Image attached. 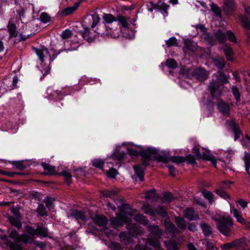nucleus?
Returning <instances> with one entry per match:
<instances>
[{"mask_svg": "<svg viewBox=\"0 0 250 250\" xmlns=\"http://www.w3.org/2000/svg\"><path fill=\"white\" fill-rule=\"evenodd\" d=\"M164 244L167 250H178V247L175 241H166L164 242Z\"/></svg>", "mask_w": 250, "mask_h": 250, "instance_id": "nucleus-40", "label": "nucleus"}, {"mask_svg": "<svg viewBox=\"0 0 250 250\" xmlns=\"http://www.w3.org/2000/svg\"><path fill=\"white\" fill-rule=\"evenodd\" d=\"M119 191L120 190L119 189L114 188L110 190L104 191L102 193L103 196L111 198L112 196L117 195L119 192Z\"/></svg>", "mask_w": 250, "mask_h": 250, "instance_id": "nucleus-37", "label": "nucleus"}, {"mask_svg": "<svg viewBox=\"0 0 250 250\" xmlns=\"http://www.w3.org/2000/svg\"><path fill=\"white\" fill-rule=\"evenodd\" d=\"M200 159L209 161L214 167H216L217 162L215 157L208 150L203 149L201 155H200Z\"/></svg>", "mask_w": 250, "mask_h": 250, "instance_id": "nucleus-18", "label": "nucleus"}, {"mask_svg": "<svg viewBox=\"0 0 250 250\" xmlns=\"http://www.w3.org/2000/svg\"><path fill=\"white\" fill-rule=\"evenodd\" d=\"M231 212L233 213V216L236 218L237 221L242 224L246 223V220L242 217L240 211L237 209L233 208Z\"/></svg>", "mask_w": 250, "mask_h": 250, "instance_id": "nucleus-32", "label": "nucleus"}, {"mask_svg": "<svg viewBox=\"0 0 250 250\" xmlns=\"http://www.w3.org/2000/svg\"><path fill=\"white\" fill-rule=\"evenodd\" d=\"M58 175L63 176L64 177L65 182L67 185H69L71 183L72 175L68 171L63 170L61 173H58Z\"/></svg>", "mask_w": 250, "mask_h": 250, "instance_id": "nucleus-39", "label": "nucleus"}, {"mask_svg": "<svg viewBox=\"0 0 250 250\" xmlns=\"http://www.w3.org/2000/svg\"><path fill=\"white\" fill-rule=\"evenodd\" d=\"M149 246H151L154 249L157 250H160L161 248V245L159 241L155 238H149L147 241L146 243L145 248L146 249H148L149 250H151V248H148Z\"/></svg>", "mask_w": 250, "mask_h": 250, "instance_id": "nucleus-21", "label": "nucleus"}, {"mask_svg": "<svg viewBox=\"0 0 250 250\" xmlns=\"http://www.w3.org/2000/svg\"><path fill=\"white\" fill-rule=\"evenodd\" d=\"M24 162V161H12L11 162V164L14 166L16 168L23 170L27 167Z\"/></svg>", "mask_w": 250, "mask_h": 250, "instance_id": "nucleus-36", "label": "nucleus"}, {"mask_svg": "<svg viewBox=\"0 0 250 250\" xmlns=\"http://www.w3.org/2000/svg\"><path fill=\"white\" fill-rule=\"evenodd\" d=\"M42 166L43 169L46 171L44 172L45 174L47 175H58V173L55 171V167L49 165L48 164L43 163L42 164Z\"/></svg>", "mask_w": 250, "mask_h": 250, "instance_id": "nucleus-28", "label": "nucleus"}, {"mask_svg": "<svg viewBox=\"0 0 250 250\" xmlns=\"http://www.w3.org/2000/svg\"><path fill=\"white\" fill-rule=\"evenodd\" d=\"M217 80L220 82L222 84H224L229 83L228 77L226 75L221 71H218L215 74Z\"/></svg>", "mask_w": 250, "mask_h": 250, "instance_id": "nucleus-25", "label": "nucleus"}, {"mask_svg": "<svg viewBox=\"0 0 250 250\" xmlns=\"http://www.w3.org/2000/svg\"><path fill=\"white\" fill-rule=\"evenodd\" d=\"M143 209L145 213L149 214L152 216L155 215V211L154 210L150 205L148 204H146L143 205Z\"/></svg>", "mask_w": 250, "mask_h": 250, "instance_id": "nucleus-45", "label": "nucleus"}, {"mask_svg": "<svg viewBox=\"0 0 250 250\" xmlns=\"http://www.w3.org/2000/svg\"><path fill=\"white\" fill-rule=\"evenodd\" d=\"M94 223L99 227H104L108 223L106 218L103 215H94L91 216Z\"/></svg>", "mask_w": 250, "mask_h": 250, "instance_id": "nucleus-19", "label": "nucleus"}, {"mask_svg": "<svg viewBox=\"0 0 250 250\" xmlns=\"http://www.w3.org/2000/svg\"><path fill=\"white\" fill-rule=\"evenodd\" d=\"M68 217H73L78 222L80 221L86 222L87 220L85 212L77 209L72 210L70 214L68 216Z\"/></svg>", "mask_w": 250, "mask_h": 250, "instance_id": "nucleus-16", "label": "nucleus"}, {"mask_svg": "<svg viewBox=\"0 0 250 250\" xmlns=\"http://www.w3.org/2000/svg\"><path fill=\"white\" fill-rule=\"evenodd\" d=\"M127 229L131 236L142 235L144 234L143 229L135 224H130L127 226Z\"/></svg>", "mask_w": 250, "mask_h": 250, "instance_id": "nucleus-15", "label": "nucleus"}, {"mask_svg": "<svg viewBox=\"0 0 250 250\" xmlns=\"http://www.w3.org/2000/svg\"><path fill=\"white\" fill-rule=\"evenodd\" d=\"M37 236L47 237L48 236L47 229L42 226H38L37 228Z\"/></svg>", "mask_w": 250, "mask_h": 250, "instance_id": "nucleus-38", "label": "nucleus"}, {"mask_svg": "<svg viewBox=\"0 0 250 250\" xmlns=\"http://www.w3.org/2000/svg\"><path fill=\"white\" fill-rule=\"evenodd\" d=\"M215 65L219 69H222L225 66L226 63L224 60L222 58L215 59L214 60Z\"/></svg>", "mask_w": 250, "mask_h": 250, "instance_id": "nucleus-61", "label": "nucleus"}, {"mask_svg": "<svg viewBox=\"0 0 250 250\" xmlns=\"http://www.w3.org/2000/svg\"><path fill=\"white\" fill-rule=\"evenodd\" d=\"M55 201V199L53 197H46L44 200L43 202L45 203L46 207L51 209L54 208L53 203Z\"/></svg>", "mask_w": 250, "mask_h": 250, "instance_id": "nucleus-49", "label": "nucleus"}, {"mask_svg": "<svg viewBox=\"0 0 250 250\" xmlns=\"http://www.w3.org/2000/svg\"><path fill=\"white\" fill-rule=\"evenodd\" d=\"M204 234L206 237H208L212 234V229L208 224L203 223L200 224Z\"/></svg>", "mask_w": 250, "mask_h": 250, "instance_id": "nucleus-31", "label": "nucleus"}, {"mask_svg": "<svg viewBox=\"0 0 250 250\" xmlns=\"http://www.w3.org/2000/svg\"><path fill=\"white\" fill-rule=\"evenodd\" d=\"M208 90L211 96L213 98H217L222 94L223 89L221 88V85L219 82L212 79L210 81L208 84Z\"/></svg>", "mask_w": 250, "mask_h": 250, "instance_id": "nucleus-5", "label": "nucleus"}, {"mask_svg": "<svg viewBox=\"0 0 250 250\" xmlns=\"http://www.w3.org/2000/svg\"><path fill=\"white\" fill-rule=\"evenodd\" d=\"M184 74L189 79L195 77L200 82L204 81L208 77V72L204 68L201 67L189 68L185 70L184 71Z\"/></svg>", "mask_w": 250, "mask_h": 250, "instance_id": "nucleus-4", "label": "nucleus"}, {"mask_svg": "<svg viewBox=\"0 0 250 250\" xmlns=\"http://www.w3.org/2000/svg\"><path fill=\"white\" fill-rule=\"evenodd\" d=\"M175 223L179 229L182 230H184L187 227V222L185 219L180 217H176L175 218Z\"/></svg>", "mask_w": 250, "mask_h": 250, "instance_id": "nucleus-29", "label": "nucleus"}, {"mask_svg": "<svg viewBox=\"0 0 250 250\" xmlns=\"http://www.w3.org/2000/svg\"><path fill=\"white\" fill-rule=\"evenodd\" d=\"M119 236L121 239V241L124 243L125 245H128L132 241L131 235L129 232L127 233L125 231L120 232Z\"/></svg>", "mask_w": 250, "mask_h": 250, "instance_id": "nucleus-23", "label": "nucleus"}, {"mask_svg": "<svg viewBox=\"0 0 250 250\" xmlns=\"http://www.w3.org/2000/svg\"><path fill=\"white\" fill-rule=\"evenodd\" d=\"M166 65L170 68L174 69L177 67V63L173 59H168L166 62Z\"/></svg>", "mask_w": 250, "mask_h": 250, "instance_id": "nucleus-57", "label": "nucleus"}, {"mask_svg": "<svg viewBox=\"0 0 250 250\" xmlns=\"http://www.w3.org/2000/svg\"><path fill=\"white\" fill-rule=\"evenodd\" d=\"M184 44L185 47L190 51H194L195 50V46L194 45L193 42L190 40L186 41L184 42Z\"/></svg>", "mask_w": 250, "mask_h": 250, "instance_id": "nucleus-59", "label": "nucleus"}, {"mask_svg": "<svg viewBox=\"0 0 250 250\" xmlns=\"http://www.w3.org/2000/svg\"><path fill=\"white\" fill-rule=\"evenodd\" d=\"M37 55L38 56L40 61L43 62L45 59H48L49 61L51 62L54 60L57 57L56 55H53L52 56L49 54L47 48L44 47H42L41 48H34Z\"/></svg>", "mask_w": 250, "mask_h": 250, "instance_id": "nucleus-6", "label": "nucleus"}, {"mask_svg": "<svg viewBox=\"0 0 250 250\" xmlns=\"http://www.w3.org/2000/svg\"><path fill=\"white\" fill-rule=\"evenodd\" d=\"M114 201L120 212L128 215L132 214V209L128 204L123 203L122 200L120 198H116Z\"/></svg>", "mask_w": 250, "mask_h": 250, "instance_id": "nucleus-11", "label": "nucleus"}, {"mask_svg": "<svg viewBox=\"0 0 250 250\" xmlns=\"http://www.w3.org/2000/svg\"><path fill=\"white\" fill-rule=\"evenodd\" d=\"M40 20L46 23L50 21V17L46 13H42L40 15Z\"/></svg>", "mask_w": 250, "mask_h": 250, "instance_id": "nucleus-63", "label": "nucleus"}, {"mask_svg": "<svg viewBox=\"0 0 250 250\" xmlns=\"http://www.w3.org/2000/svg\"><path fill=\"white\" fill-rule=\"evenodd\" d=\"M215 192L219 196L225 199L230 198V196L229 195V194L227 192H226L221 187L216 189Z\"/></svg>", "mask_w": 250, "mask_h": 250, "instance_id": "nucleus-42", "label": "nucleus"}, {"mask_svg": "<svg viewBox=\"0 0 250 250\" xmlns=\"http://www.w3.org/2000/svg\"><path fill=\"white\" fill-rule=\"evenodd\" d=\"M155 189L148 190L146 192V199L152 201H154L158 198Z\"/></svg>", "mask_w": 250, "mask_h": 250, "instance_id": "nucleus-34", "label": "nucleus"}, {"mask_svg": "<svg viewBox=\"0 0 250 250\" xmlns=\"http://www.w3.org/2000/svg\"><path fill=\"white\" fill-rule=\"evenodd\" d=\"M110 248L113 250H122L120 244L116 242H111L110 243Z\"/></svg>", "mask_w": 250, "mask_h": 250, "instance_id": "nucleus-64", "label": "nucleus"}, {"mask_svg": "<svg viewBox=\"0 0 250 250\" xmlns=\"http://www.w3.org/2000/svg\"><path fill=\"white\" fill-rule=\"evenodd\" d=\"M61 36L62 39H69L72 37V32L71 30L66 29L62 32Z\"/></svg>", "mask_w": 250, "mask_h": 250, "instance_id": "nucleus-62", "label": "nucleus"}, {"mask_svg": "<svg viewBox=\"0 0 250 250\" xmlns=\"http://www.w3.org/2000/svg\"><path fill=\"white\" fill-rule=\"evenodd\" d=\"M151 8L149 9V11L152 12L153 9H158L163 11L165 13L167 14V9L169 6L168 4L165 2V0H160L157 3H154L153 2H150Z\"/></svg>", "mask_w": 250, "mask_h": 250, "instance_id": "nucleus-14", "label": "nucleus"}, {"mask_svg": "<svg viewBox=\"0 0 250 250\" xmlns=\"http://www.w3.org/2000/svg\"><path fill=\"white\" fill-rule=\"evenodd\" d=\"M37 212L42 216L47 215L46 208L43 204H39L37 208Z\"/></svg>", "mask_w": 250, "mask_h": 250, "instance_id": "nucleus-58", "label": "nucleus"}, {"mask_svg": "<svg viewBox=\"0 0 250 250\" xmlns=\"http://www.w3.org/2000/svg\"><path fill=\"white\" fill-rule=\"evenodd\" d=\"M155 215L157 214L160 216H161L163 218H165L167 216V214L165 210V209L161 207H158L155 210Z\"/></svg>", "mask_w": 250, "mask_h": 250, "instance_id": "nucleus-56", "label": "nucleus"}, {"mask_svg": "<svg viewBox=\"0 0 250 250\" xmlns=\"http://www.w3.org/2000/svg\"><path fill=\"white\" fill-rule=\"evenodd\" d=\"M106 32H103L101 33V34L103 36H110L112 38H116L118 36L117 34L115 33V30H112L109 27H107V26H105ZM99 34H101V33H98Z\"/></svg>", "mask_w": 250, "mask_h": 250, "instance_id": "nucleus-44", "label": "nucleus"}, {"mask_svg": "<svg viewBox=\"0 0 250 250\" xmlns=\"http://www.w3.org/2000/svg\"><path fill=\"white\" fill-rule=\"evenodd\" d=\"M103 19L107 23H111L114 21H116V18L111 14H104Z\"/></svg>", "mask_w": 250, "mask_h": 250, "instance_id": "nucleus-48", "label": "nucleus"}, {"mask_svg": "<svg viewBox=\"0 0 250 250\" xmlns=\"http://www.w3.org/2000/svg\"><path fill=\"white\" fill-rule=\"evenodd\" d=\"M202 194L204 197L209 201L210 204H212L213 202L214 195L212 192L206 190H203L202 191Z\"/></svg>", "mask_w": 250, "mask_h": 250, "instance_id": "nucleus-55", "label": "nucleus"}, {"mask_svg": "<svg viewBox=\"0 0 250 250\" xmlns=\"http://www.w3.org/2000/svg\"><path fill=\"white\" fill-rule=\"evenodd\" d=\"M7 28L9 33L10 37H16L18 36L16 24L11 20L9 21Z\"/></svg>", "mask_w": 250, "mask_h": 250, "instance_id": "nucleus-26", "label": "nucleus"}, {"mask_svg": "<svg viewBox=\"0 0 250 250\" xmlns=\"http://www.w3.org/2000/svg\"><path fill=\"white\" fill-rule=\"evenodd\" d=\"M241 25L246 29L250 30V20L248 17L244 14L239 16Z\"/></svg>", "mask_w": 250, "mask_h": 250, "instance_id": "nucleus-24", "label": "nucleus"}, {"mask_svg": "<svg viewBox=\"0 0 250 250\" xmlns=\"http://www.w3.org/2000/svg\"><path fill=\"white\" fill-rule=\"evenodd\" d=\"M231 91L236 102H240L241 101V94L238 88L236 86H232Z\"/></svg>", "mask_w": 250, "mask_h": 250, "instance_id": "nucleus-46", "label": "nucleus"}, {"mask_svg": "<svg viewBox=\"0 0 250 250\" xmlns=\"http://www.w3.org/2000/svg\"><path fill=\"white\" fill-rule=\"evenodd\" d=\"M226 124L232 129L234 135V140L236 141L240 138L242 132L239 127V125L235 122V119L227 120Z\"/></svg>", "mask_w": 250, "mask_h": 250, "instance_id": "nucleus-12", "label": "nucleus"}, {"mask_svg": "<svg viewBox=\"0 0 250 250\" xmlns=\"http://www.w3.org/2000/svg\"><path fill=\"white\" fill-rule=\"evenodd\" d=\"M142 164V166L140 164H137L133 166V169L135 171V174L139 178L140 181H143L144 180V171L145 170V167Z\"/></svg>", "mask_w": 250, "mask_h": 250, "instance_id": "nucleus-20", "label": "nucleus"}, {"mask_svg": "<svg viewBox=\"0 0 250 250\" xmlns=\"http://www.w3.org/2000/svg\"><path fill=\"white\" fill-rule=\"evenodd\" d=\"M148 230L150 232V233L158 237L161 236L163 234L162 230L160 229L159 227L157 226H148Z\"/></svg>", "mask_w": 250, "mask_h": 250, "instance_id": "nucleus-30", "label": "nucleus"}, {"mask_svg": "<svg viewBox=\"0 0 250 250\" xmlns=\"http://www.w3.org/2000/svg\"><path fill=\"white\" fill-rule=\"evenodd\" d=\"M243 160L245 162V169L247 173L250 176V153L245 152Z\"/></svg>", "mask_w": 250, "mask_h": 250, "instance_id": "nucleus-33", "label": "nucleus"}, {"mask_svg": "<svg viewBox=\"0 0 250 250\" xmlns=\"http://www.w3.org/2000/svg\"><path fill=\"white\" fill-rule=\"evenodd\" d=\"M27 233L20 234L15 229L12 230L8 236L6 235L0 236V239L3 243L11 250H22L21 243L23 244H32L34 241V236H37V229L29 227L27 229Z\"/></svg>", "mask_w": 250, "mask_h": 250, "instance_id": "nucleus-1", "label": "nucleus"}, {"mask_svg": "<svg viewBox=\"0 0 250 250\" xmlns=\"http://www.w3.org/2000/svg\"><path fill=\"white\" fill-rule=\"evenodd\" d=\"M9 219L10 223L15 226L17 229H20L21 228V223L18 219L11 216L9 217Z\"/></svg>", "mask_w": 250, "mask_h": 250, "instance_id": "nucleus-53", "label": "nucleus"}, {"mask_svg": "<svg viewBox=\"0 0 250 250\" xmlns=\"http://www.w3.org/2000/svg\"><path fill=\"white\" fill-rule=\"evenodd\" d=\"M202 243L206 246L207 250H217V248L214 246L213 243L208 239H204Z\"/></svg>", "mask_w": 250, "mask_h": 250, "instance_id": "nucleus-52", "label": "nucleus"}, {"mask_svg": "<svg viewBox=\"0 0 250 250\" xmlns=\"http://www.w3.org/2000/svg\"><path fill=\"white\" fill-rule=\"evenodd\" d=\"M169 161L177 164H179L184 163L186 161V159L183 156H174L169 157Z\"/></svg>", "mask_w": 250, "mask_h": 250, "instance_id": "nucleus-51", "label": "nucleus"}, {"mask_svg": "<svg viewBox=\"0 0 250 250\" xmlns=\"http://www.w3.org/2000/svg\"><path fill=\"white\" fill-rule=\"evenodd\" d=\"M110 221L111 224L115 227H121L123 226L124 221L122 218L113 217Z\"/></svg>", "mask_w": 250, "mask_h": 250, "instance_id": "nucleus-50", "label": "nucleus"}, {"mask_svg": "<svg viewBox=\"0 0 250 250\" xmlns=\"http://www.w3.org/2000/svg\"><path fill=\"white\" fill-rule=\"evenodd\" d=\"M158 150L154 148H147L145 150L140 152V156L142 157V162L145 166L150 164L152 160H156L167 163L169 161V157L166 153L158 154Z\"/></svg>", "mask_w": 250, "mask_h": 250, "instance_id": "nucleus-2", "label": "nucleus"}, {"mask_svg": "<svg viewBox=\"0 0 250 250\" xmlns=\"http://www.w3.org/2000/svg\"><path fill=\"white\" fill-rule=\"evenodd\" d=\"M217 107L220 112L224 116L229 117L230 114V107L229 104L221 99H219L217 103Z\"/></svg>", "mask_w": 250, "mask_h": 250, "instance_id": "nucleus-10", "label": "nucleus"}, {"mask_svg": "<svg viewBox=\"0 0 250 250\" xmlns=\"http://www.w3.org/2000/svg\"><path fill=\"white\" fill-rule=\"evenodd\" d=\"M185 217L190 221L196 220L198 218V215L192 208H187L185 211Z\"/></svg>", "mask_w": 250, "mask_h": 250, "instance_id": "nucleus-22", "label": "nucleus"}, {"mask_svg": "<svg viewBox=\"0 0 250 250\" xmlns=\"http://www.w3.org/2000/svg\"><path fill=\"white\" fill-rule=\"evenodd\" d=\"M216 227L218 230L226 236H230L233 225L232 219L229 216H223L216 219Z\"/></svg>", "mask_w": 250, "mask_h": 250, "instance_id": "nucleus-3", "label": "nucleus"}, {"mask_svg": "<svg viewBox=\"0 0 250 250\" xmlns=\"http://www.w3.org/2000/svg\"><path fill=\"white\" fill-rule=\"evenodd\" d=\"M223 50L228 60L232 61L233 60V51L231 47L227 45L223 48Z\"/></svg>", "mask_w": 250, "mask_h": 250, "instance_id": "nucleus-27", "label": "nucleus"}, {"mask_svg": "<svg viewBox=\"0 0 250 250\" xmlns=\"http://www.w3.org/2000/svg\"><path fill=\"white\" fill-rule=\"evenodd\" d=\"M174 198L170 192H165L163 194L161 198V201L163 203H169L173 201Z\"/></svg>", "mask_w": 250, "mask_h": 250, "instance_id": "nucleus-35", "label": "nucleus"}, {"mask_svg": "<svg viewBox=\"0 0 250 250\" xmlns=\"http://www.w3.org/2000/svg\"><path fill=\"white\" fill-rule=\"evenodd\" d=\"M223 1L222 9L224 12L228 16L232 15L237 8L234 0H223Z\"/></svg>", "mask_w": 250, "mask_h": 250, "instance_id": "nucleus-8", "label": "nucleus"}, {"mask_svg": "<svg viewBox=\"0 0 250 250\" xmlns=\"http://www.w3.org/2000/svg\"><path fill=\"white\" fill-rule=\"evenodd\" d=\"M245 245V239H239L235 240L230 243L222 244L220 246V248L222 250H229L233 248L238 249L239 247H244Z\"/></svg>", "mask_w": 250, "mask_h": 250, "instance_id": "nucleus-9", "label": "nucleus"}, {"mask_svg": "<svg viewBox=\"0 0 250 250\" xmlns=\"http://www.w3.org/2000/svg\"><path fill=\"white\" fill-rule=\"evenodd\" d=\"M134 219L135 221L140 222L144 225H146L148 222L146 217L141 214H138L135 215Z\"/></svg>", "mask_w": 250, "mask_h": 250, "instance_id": "nucleus-41", "label": "nucleus"}, {"mask_svg": "<svg viewBox=\"0 0 250 250\" xmlns=\"http://www.w3.org/2000/svg\"><path fill=\"white\" fill-rule=\"evenodd\" d=\"M104 162L101 159H94L92 161L93 165L100 169H103Z\"/></svg>", "mask_w": 250, "mask_h": 250, "instance_id": "nucleus-60", "label": "nucleus"}, {"mask_svg": "<svg viewBox=\"0 0 250 250\" xmlns=\"http://www.w3.org/2000/svg\"><path fill=\"white\" fill-rule=\"evenodd\" d=\"M100 18L98 14L95 13L86 17L83 21V25L89 28H94L100 22Z\"/></svg>", "mask_w": 250, "mask_h": 250, "instance_id": "nucleus-7", "label": "nucleus"}, {"mask_svg": "<svg viewBox=\"0 0 250 250\" xmlns=\"http://www.w3.org/2000/svg\"><path fill=\"white\" fill-rule=\"evenodd\" d=\"M80 33L83 38L88 42H91L95 39V34L91 33L89 30V28L84 27L83 31H81Z\"/></svg>", "mask_w": 250, "mask_h": 250, "instance_id": "nucleus-17", "label": "nucleus"}, {"mask_svg": "<svg viewBox=\"0 0 250 250\" xmlns=\"http://www.w3.org/2000/svg\"><path fill=\"white\" fill-rule=\"evenodd\" d=\"M226 38H227L230 42L236 44L237 43V38L234 33L231 30H228L226 32Z\"/></svg>", "mask_w": 250, "mask_h": 250, "instance_id": "nucleus-43", "label": "nucleus"}, {"mask_svg": "<svg viewBox=\"0 0 250 250\" xmlns=\"http://www.w3.org/2000/svg\"><path fill=\"white\" fill-rule=\"evenodd\" d=\"M208 40L211 42L213 37L208 36ZM213 38L219 43H225L226 42V34L221 29H218L214 34Z\"/></svg>", "mask_w": 250, "mask_h": 250, "instance_id": "nucleus-13", "label": "nucleus"}, {"mask_svg": "<svg viewBox=\"0 0 250 250\" xmlns=\"http://www.w3.org/2000/svg\"><path fill=\"white\" fill-rule=\"evenodd\" d=\"M211 9L217 17L220 18H221V10L219 6H218L216 4L212 3L211 5Z\"/></svg>", "mask_w": 250, "mask_h": 250, "instance_id": "nucleus-54", "label": "nucleus"}, {"mask_svg": "<svg viewBox=\"0 0 250 250\" xmlns=\"http://www.w3.org/2000/svg\"><path fill=\"white\" fill-rule=\"evenodd\" d=\"M116 21H117L123 27H127L128 25V19L125 16H118L116 18Z\"/></svg>", "mask_w": 250, "mask_h": 250, "instance_id": "nucleus-47", "label": "nucleus"}]
</instances>
